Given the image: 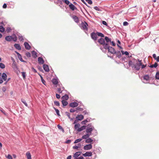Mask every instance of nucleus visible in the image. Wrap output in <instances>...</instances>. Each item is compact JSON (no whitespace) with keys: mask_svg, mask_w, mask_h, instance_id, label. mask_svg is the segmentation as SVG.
<instances>
[{"mask_svg":"<svg viewBox=\"0 0 159 159\" xmlns=\"http://www.w3.org/2000/svg\"><path fill=\"white\" fill-rule=\"evenodd\" d=\"M142 61L139 60L138 61L135 65H133L134 66V68L136 70H139L140 68V66L142 65Z\"/></svg>","mask_w":159,"mask_h":159,"instance_id":"f03ea898","label":"nucleus"},{"mask_svg":"<svg viewBox=\"0 0 159 159\" xmlns=\"http://www.w3.org/2000/svg\"><path fill=\"white\" fill-rule=\"evenodd\" d=\"M26 55L28 57H30V54L29 52H27L26 53Z\"/></svg>","mask_w":159,"mask_h":159,"instance_id":"4d7b16f0","label":"nucleus"},{"mask_svg":"<svg viewBox=\"0 0 159 159\" xmlns=\"http://www.w3.org/2000/svg\"><path fill=\"white\" fill-rule=\"evenodd\" d=\"M57 126L58 128L59 129H61L63 132H64V129L62 128V127L61 126H60L59 125H58Z\"/></svg>","mask_w":159,"mask_h":159,"instance_id":"4c0bfd02","label":"nucleus"},{"mask_svg":"<svg viewBox=\"0 0 159 159\" xmlns=\"http://www.w3.org/2000/svg\"><path fill=\"white\" fill-rule=\"evenodd\" d=\"M88 24L85 21L82 22L80 24L81 28L84 30L87 31L88 30Z\"/></svg>","mask_w":159,"mask_h":159,"instance_id":"7ed1b4c3","label":"nucleus"},{"mask_svg":"<svg viewBox=\"0 0 159 159\" xmlns=\"http://www.w3.org/2000/svg\"><path fill=\"white\" fill-rule=\"evenodd\" d=\"M68 96L67 94H66L62 97V98L63 99V100H67L68 99Z\"/></svg>","mask_w":159,"mask_h":159,"instance_id":"5701e85b","label":"nucleus"},{"mask_svg":"<svg viewBox=\"0 0 159 159\" xmlns=\"http://www.w3.org/2000/svg\"><path fill=\"white\" fill-rule=\"evenodd\" d=\"M56 97L58 99H59L60 98V96L59 94H58L57 93H56Z\"/></svg>","mask_w":159,"mask_h":159,"instance_id":"e2e57ef3","label":"nucleus"},{"mask_svg":"<svg viewBox=\"0 0 159 159\" xmlns=\"http://www.w3.org/2000/svg\"><path fill=\"white\" fill-rule=\"evenodd\" d=\"M90 135V134H88L87 133L86 134L82 136V139H87L89 138Z\"/></svg>","mask_w":159,"mask_h":159,"instance_id":"412c9836","label":"nucleus"},{"mask_svg":"<svg viewBox=\"0 0 159 159\" xmlns=\"http://www.w3.org/2000/svg\"><path fill=\"white\" fill-rule=\"evenodd\" d=\"M153 58L156 60L157 57H156V55L155 54H154L152 55Z\"/></svg>","mask_w":159,"mask_h":159,"instance_id":"680f3d73","label":"nucleus"},{"mask_svg":"<svg viewBox=\"0 0 159 159\" xmlns=\"http://www.w3.org/2000/svg\"><path fill=\"white\" fill-rule=\"evenodd\" d=\"M40 77L41 78V81H42V83L44 85H45V83H46L45 81V80H44L43 77L41 75H40Z\"/></svg>","mask_w":159,"mask_h":159,"instance_id":"79ce46f5","label":"nucleus"},{"mask_svg":"<svg viewBox=\"0 0 159 159\" xmlns=\"http://www.w3.org/2000/svg\"><path fill=\"white\" fill-rule=\"evenodd\" d=\"M143 79L148 80L149 79V77L148 75H145L143 77Z\"/></svg>","mask_w":159,"mask_h":159,"instance_id":"473e14b6","label":"nucleus"},{"mask_svg":"<svg viewBox=\"0 0 159 159\" xmlns=\"http://www.w3.org/2000/svg\"><path fill=\"white\" fill-rule=\"evenodd\" d=\"M121 52L122 54H125L127 56L129 54V53L128 52L126 51L125 52H124L123 51H121Z\"/></svg>","mask_w":159,"mask_h":159,"instance_id":"a19ab883","label":"nucleus"},{"mask_svg":"<svg viewBox=\"0 0 159 159\" xmlns=\"http://www.w3.org/2000/svg\"><path fill=\"white\" fill-rule=\"evenodd\" d=\"M107 49H108L109 52H110L113 54H114L116 53L115 50L112 47H110L109 46L108 44V48H107Z\"/></svg>","mask_w":159,"mask_h":159,"instance_id":"20e7f679","label":"nucleus"},{"mask_svg":"<svg viewBox=\"0 0 159 159\" xmlns=\"http://www.w3.org/2000/svg\"><path fill=\"white\" fill-rule=\"evenodd\" d=\"M117 55H118V57L119 58H120L121 56V53L120 52V51H118V52H117Z\"/></svg>","mask_w":159,"mask_h":159,"instance_id":"052dcab7","label":"nucleus"},{"mask_svg":"<svg viewBox=\"0 0 159 159\" xmlns=\"http://www.w3.org/2000/svg\"><path fill=\"white\" fill-rule=\"evenodd\" d=\"M81 153V152H78L75 153L74 155V157L75 159L77 157L79 156H80Z\"/></svg>","mask_w":159,"mask_h":159,"instance_id":"f3484780","label":"nucleus"},{"mask_svg":"<svg viewBox=\"0 0 159 159\" xmlns=\"http://www.w3.org/2000/svg\"><path fill=\"white\" fill-rule=\"evenodd\" d=\"M2 79L4 81H6L7 80V76L6 73H3L2 75Z\"/></svg>","mask_w":159,"mask_h":159,"instance_id":"dca6fc26","label":"nucleus"},{"mask_svg":"<svg viewBox=\"0 0 159 159\" xmlns=\"http://www.w3.org/2000/svg\"><path fill=\"white\" fill-rule=\"evenodd\" d=\"M76 109H77V110L79 111H82L83 110V109L82 108L80 107H77Z\"/></svg>","mask_w":159,"mask_h":159,"instance_id":"603ef678","label":"nucleus"},{"mask_svg":"<svg viewBox=\"0 0 159 159\" xmlns=\"http://www.w3.org/2000/svg\"><path fill=\"white\" fill-rule=\"evenodd\" d=\"M84 157H77L76 158H75V159H84Z\"/></svg>","mask_w":159,"mask_h":159,"instance_id":"774afa93","label":"nucleus"},{"mask_svg":"<svg viewBox=\"0 0 159 159\" xmlns=\"http://www.w3.org/2000/svg\"><path fill=\"white\" fill-rule=\"evenodd\" d=\"M105 39L107 43H108L109 42H111V39L109 38L108 37L106 36L105 38Z\"/></svg>","mask_w":159,"mask_h":159,"instance_id":"a878e982","label":"nucleus"},{"mask_svg":"<svg viewBox=\"0 0 159 159\" xmlns=\"http://www.w3.org/2000/svg\"><path fill=\"white\" fill-rule=\"evenodd\" d=\"M21 101L27 107L28 106L27 104L24 99H22Z\"/></svg>","mask_w":159,"mask_h":159,"instance_id":"de8ad7c7","label":"nucleus"},{"mask_svg":"<svg viewBox=\"0 0 159 159\" xmlns=\"http://www.w3.org/2000/svg\"><path fill=\"white\" fill-rule=\"evenodd\" d=\"M11 29L10 28V27H8L6 29V31L7 33H9L11 31Z\"/></svg>","mask_w":159,"mask_h":159,"instance_id":"09e8293b","label":"nucleus"},{"mask_svg":"<svg viewBox=\"0 0 159 159\" xmlns=\"http://www.w3.org/2000/svg\"><path fill=\"white\" fill-rule=\"evenodd\" d=\"M69 7L73 11L76 9V7L72 3H71L69 5Z\"/></svg>","mask_w":159,"mask_h":159,"instance_id":"4468645a","label":"nucleus"},{"mask_svg":"<svg viewBox=\"0 0 159 159\" xmlns=\"http://www.w3.org/2000/svg\"><path fill=\"white\" fill-rule=\"evenodd\" d=\"M82 139H77L75 141L74 143H76L81 141Z\"/></svg>","mask_w":159,"mask_h":159,"instance_id":"72a5a7b5","label":"nucleus"},{"mask_svg":"<svg viewBox=\"0 0 159 159\" xmlns=\"http://www.w3.org/2000/svg\"><path fill=\"white\" fill-rule=\"evenodd\" d=\"M61 102L63 105L64 106H66L68 104V102L65 100H62Z\"/></svg>","mask_w":159,"mask_h":159,"instance_id":"bb28decb","label":"nucleus"},{"mask_svg":"<svg viewBox=\"0 0 159 159\" xmlns=\"http://www.w3.org/2000/svg\"><path fill=\"white\" fill-rule=\"evenodd\" d=\"M73 148L74 149H77L79 148V147H78L77 145H75V146H73Z\"/></svg>","mask_w":159,"mask_h":159,"instance_id":"bf43d9fd","label":"nucleus"},{"mask_svg":"<svg viewBox=\"0 0 159 159\" xmlns=\"http://www.w3.org/2000/svg\"><path fill=\"white\" fill-rule=\"evenodd\" d=\"M157 66H158L157 63V62H155L154 64L151 65L149 66L150 68H153V67L156 68L157 67Z\"/></svg>","mask_w":159,"mask_h":159,"instance_id":"b1692460","label":"nucleus"},{"mask_svg":"<svg viewBox=\"0 0 159 159\" xmlns=\"http://www.w3.org/2000/svg\"><path fill=\"white\" fill-rule=\"evenodd\" d=\"M76 119L79 120H81L84 119V116L82 115H78L76 117Z\"/></svg>","mask_w":159,"mask_h":159,"instance_id":"1a4fd4ad","label":"nucleus"},{"mask_svg":"<svg viewBox=\"0 0 159 159\" xmlns=\"http://www.w3.org/2000/svg\"><path fill=\"white\" fill-rule=\"evenodd\" d=\"M14 46L17 49L19 50H20L21 49V48L19 44L15 43L14 45Z\"/></svg>","mask_w":159,"mask_h":159,"instance_id":"6ab92c4d","label":"nucleus"},{"mask_svg":"<svg viewBox=\"0 0 159 159\" xmlns=\"http://www.w3.org/2000/svg\"><path fill=\"white\" fill-rule=\"evenodd\" d=\"M0 67L1 69H4L5 67V65L3 63H0Z\"/></svg>","mask_w":159,"mask_h":159,"instance_id":"2f4dec72","label":"nucleus"},{"mask_svg":"<svg viewBox=\"0 0 159 159\" xmlns=\"http://www.w3.org/2000/svg\"><path fill=\"white\" fill-rule=\"evenodd\" d=\"M43 67L44 70L46 72H48L49 71V69L48 67V66L47 65L44 64L43 66Z\"/></svg>","mask_w":159,"mask_h":159,"instance_id":"6e6552de","label":"nucleus"},{"mask_svg":"<svg viewBox=\"0 0 159 159\" xmlns=\"http://www.w3.org/2000/svg\"><path fill=\"white\" fill-rule=\"evenodd\" d=\"M38 61L41 64H43L44 63V61L43 58L41 57H39L38 58Z\"/></svg>","mask_w":159,"mask_h":159,"instance_id":"2eb2a0df","label":"nucleus"},{"mask_svg":"<svg viewBox=\"0 0 159 159\" xmlns=\"http://www.w3.org/2000/svg\"><path fill=\"white\" fill-rule=\"evenodd\" d=\"M54 109L55 110L56 112L57 115L58 116H60V115L59 114V111L57 109L55 108V107L54 108Z\"/></svg>","mask_w":159,"mask_h":159,"instance_id":"ea45409f","label":"nucleus"},{"mask_svg":"<svg viewBox=\"0 0 159 159\" xmlns=\"http://www.w3.org/2000/svg\"><path fill=\"white\" fill-rule=\"evenodd\" d=\"M12 37L11 36H7L5 37V39L8 41H10L12 40Z\"/></svg>","mask_w":159,"mask_h":159,"instance_id":"a211bd4d","label":"nucleus"},{"mask_svg":"<svg viewBox=\"0 0 159 159\" xmlns=\"http://www.w3.org/2000/svg\"><path fill=\"white\" fill-rule=\"evenodd\" d=\"M128 64L129 66H131L132 68H133L134 65L132 64V62L131 61H129L128 62Z\"/></svg>","mask_w":159,"mask_h":159,"instance_id":"7c9ffc66","label":"nucleus"},{"mask_svg":"<svg viewBox=\"0 0 159 159\" xmlns=\"http://www.w3.org/2000/svg\"><path fill=\"white\" fill-rule=\"evenodd\" d=\"M7 157L8 159H13L12 156L9 154L8 155Z\"/></svg>","mask_w":159,"mask_h":159,"instance_id":"864d4df0","label":"nucleus"},{"mask_svg":"<svg viewBox=\"0 0 159 159\" xmlns=\"http://www.w3.org/2000/svg\"><path fill=\"white\" fill-rule=\"evenodd\" d=\"M52 82L55 85L57 84L58 83V80L56 79H53L52 80Z\"/></svg>","mask_w":159,"mask_h":159,"instance_id":"4be33fe9","label":"nucleus"},{"mask_svg":"<svg viewBox=\"0 0 159 159\" xmlns=\"http://www.w3.org/2000/svg\"><path fill=\"white\" fill-rule=\"evenodd\" d=\"M74 21L76 23H78L79 22V19L76 16H73L72 17Z\"/></svg>","mask_w":159,"mask_h":159,"instance_id":"ddd939ff","label":"nucleus"},{"mask_svg":"<svg viewBox=\"0 0 159 159\" xmlns=\"http://www.w3.org/2000/svg\"><path fill=\"white\" fill-rule=\"evenodd\" d=\"M93 141V140H92L91 138H88L85 140V142L86 143H90Z\"/></svg>","mask_w":159,"mask_h":159,"instance_id":"cd10ccee","label":"nucleus"},{"mask_svg":"<svg viewBox=\"0 0 159 159\" xmlns=\"http://www.w3.org/2000/svg\"><path fill=\"white\" fill-rule=\"evenodd\" d=\"M54 103L55 105L57 106H60V103L58 101H55Z\"/></svg>","mask_w":159,"mask_h":159,"instance_id":"49530a36","label":"nucleus"},{"mask_svg":"<svg viewBox=\"0 0 159 159\" xmlns=\"http://www.w3.org/2000/svg\"><path fill=\"white\" fill-rule=\"evenodd\" d=\"M98 35L97 34V32L95 33L94 32H92L91 34V38L94 40H96L98 38Z\"/></svg>","mask_w":159,"mask_h":159,"instance_id":"423d86ee","label":"nucleus"},{"mask_svg":"<svg viewBox=\"0 0 159 159\" xmlns=\"http://www.w3.org/2000/svg\"><path fill=\"white\" fill-rule=\"evenodd\" d=\"M87 2L90 4H92V1H91V0H85Z\"/></svg>","mask_w":159,"mask_h":159,"instance_id":"3c124183","label":"nucleus"},{"mask_svg":"<svg viewBox=\"0 0 159 159\" xmlns=\"http://www.w3.org/2000/svg\"><path fill=\"white\" fill-rule=\"evenodd\" d=\"M75 111V110L74 109H71L70 110V111L71 112H74Z\"/></svg>","mask_w":159,"mask_h":159,"instance_id":"0e129e2a","label":"nucleus"},{"mask_svg":"<svg viewBox=\"0 0 159 159\" xmlns=\"http://www.w3.org/2000/svg\"><path fill=\"white\" fill-rule=\"evenodd\" d=\"M66 115L68 116V118L69 119H70V113L69 112H66Z\"/></svg>","mask_w":159,"mask_h":159,"instance_id":"6e6d98bb","label":"nucleus"},{"mask_svg":"<svg viewBox=\"0 0 159 159\" xmlns=\"http://www.w3.org/2000/svg\"><path fill=\"white\" fill-rule=\"evenodd\" d=\"M94 129V127H87V128L86 129V131L88 134H90V135H91L92 133V132Z\"/></svg>","mask_w":159,"mask_h":159,"instance_id":"39448f33","label":"nucleus"},{"mask_svg":"<svg viewBox=\"0 0 159 159\" xmlns=\"http://www.w3.org/2000/svg\"><path fill=\"white\" fill-rule=\"evenodd\" d=\"M102 23L104 25H107V22L105 21H102Z\"/></svg>","mask_w":159,"mask_h":159,"instance_id":"69168bd1","label":"nucleus"},{"mask_svg":"<svg viewBox=\"0 0 159 159\" xmlns=\"http://www.w3.org/2000/svg\"><path fill=\"white\" fill-rule=\"evenodd\" d=\"M86 126L84 125L81 127L80 128H78V131H81L83 130L84 129H86Z\"/></svg>","mask_w":159,"mask_h":159,"instance_id":"393cba45","label":"nucleus"},{"mask_svg":"<svg viewBox=\"0 0 159 159\" xmlns=\"http://www.w3.org/2000/svg\"><path fill=\"white\" fill-rule=\"evenodd\" d=\"M155 77L156 79H159V72H158L156 73Z\"/></svg>","mask_w":159,"mask_h":159,"instance_id":"37998d69","label":"nucleus"},{"mask_svg":"<svg viewBox=\"0 0 159 159\" xmlns=\"http://www.w3.org/2000/svg\"><path fill=\"white\" fill-rule=\"evenodd\" d=\"M98 42L101 44L102 45L104 49H107L108 48V43H105L104 39L103 38H100L98 40Z\"/></svg>","mask_w":159,"mask_h":159,"instance_id":"f257e3e1","label":"nucleus"},{"mask_svg":"<svg viewBox=\"0 0 159 159\" xmlns=\"http://www.w3.org/2000/svg\"><path fill=\"white\" fill-rule=\"evenodd\" d=\"M27 159H31V155L29 152H27L26 154Z\"/></svg>","mask_w":159,"mask_h":159,"instance_id":"aec40b11","label":"nucleus"},{"mask_svg":"<svg viewBox=\"0 0 159 159\" xmlns=\"http://www.w3.org/2000/svg\"><path fill=\"white\" fill-rule=\"evenodd\" d=\"M83 113L84 114V115H89V112L86 111H83Z\"/></svg>","mask_w":159,"mask_h":159,"instance_id":"5fc2aeb1","label":"nucleus"},{"mask_svg":"<svg viewBox=\"0 0 159 159\" xmlns=\"http://www.w3.org/2000/svg\"><path fill=\"white\" fill-rule=\"evenodd\" d=\"M94 9L96 10L97 11H101V10L99 9V8L98 7H94Z\"/></svg>","mask_w":159,"mask_h":159,"instance_id":"8fccbe9b","label":"nucleus"},{"mask_svg":"<svg viewBox=\"0 0 159 159\" xmlns=\"http://www.w3.org/2000/svg\"><path fill=\"white\" fill-rule=\"evenodd\" d=\"M17 54L19 58H20V57H21V55L20 54H19L18 52H17Z\"/></svg>","mask_w":159,"mask_h":159,"instance_id":"338daca9","label":"nucleus"},{"mask_svg":"<svg viewBox=\"0 0 159 159\" xmlns=\"http://www.w3.org/2000/svg\"><path fill=\"white\" fill-rule=\"evenodd\" d=\"M78 103L75 102H72L70 104V106L71 107H77L78 106Z\"/></svg>","mask_w":159,"mask_h":159,"instance_id":"9d476101","label":"nucleus"},{"mask_svg":"<svg viewBox=\"0 0 159 159\" xmlns=\"http://www.w3.org/2000/svg\"><path fill=\"white\" fill-rule=\"evenodd\" d=\"M97 34L98 36H101L102 37H104V34L102 33L97 32Z\"/></svg>","mask_w":159,"mask_h":159,"instance_id":"c9c22d12","label":"nucleus"},{"mask_svg":"<svg viewBox=\"0 0 159 159\" xmlns=\"http://www.w3.org/2000/svg\"><path fill=\"white\" fill-rule=\"evenodd\" d=\"M92 145L91 144L86 145L84 146V149L85 150H89L92 148Z\"/></svg>","mask_w":159,"mask_h":159,"instance_id":"0eeeda50","label":"nucleus"},{"mask_svg":"<svg viewBox=\"0 0 159 159\" xmlns=\"http://www.w3.org/2000/svg\"><path fill=\"white\" fill-rule=\"evenodd\" d=\"M17 37L16 36H14L13 37H12V39L14 41L16 42L17 40Z\"/></svg>","mask_w":159,"mask_h":159,"instance_id":"a18cd8bd","label":"nucleus"},{"mask_svg":"<svg viewBox=\"0 0 159 159\" xmlns=\"http://www.w3.org/2000/svg\"><path fill=\"white\" fill-rule=\"evenodd\" d=\"M92 155V153L91 152H86L85 153L83 154V155L85 157H91Z\"/></svg>","mask_w":159,"mask_h":159,"instance_id":"9b49d317","label":"nucleus"},{"mask_svg":"<svg viewBox=\"0 0 159 159\" xmlns=\"http://www.w3.org/2000/svg\"><path fill=\"white\" fill-rule=\"evenodd\" d=\"M80 125L79 124H75V129H76L78 130V128H80Z\"/></svg>","mask_w":159,"mask_h":159,"instance_id":"c756f323","label":"nucleus"},{"mask_svg":"<svg viewBox=\"0 0 159 159\" xmlns=\"http://www.w3.org/2000/svg\"><path fill=\"white\" fill-rule=\"evenodd\" d=\"M62 1L64 2L67 5H69L70 3V2L68 0H62Z\"/></svg>","mask_w":159,"mask_h":159,"instance_id":"58836bf2","label":"nucleus"},{"mask_svg":"<svg viewBox=\"0 0 159 159\" xmlns=\"http://www.w3.org/2000/svg\"><path fill=\"white\" fill-rule=\"evenodd\" d=\"M5 31V29L2 26H0V31L1 32H3Z\"/></svg>","mask_w":159,"mask_h":159,"instance_id":"f704fd0d","label":"nucleus"},{"mask_svg":"<svg viewBox=\"0 0 159 159\" xmlns=\"http://www.w3.org/2000/svg\"><path fill=\"white\" fill-rule=\"evenodd\" d=\"M128 23L126 21H125L123 22V25L124 26H127L128 25Z\"/></svg>","mask_w":159,"mask_h":159,"instance_id":"13d9d810","label":"nucleus"},{"mask_svg":"<svg viewBox=\"0 0 159 159\" xmlns=\"http://www.w3.org/2000/svg\"><path fill=\"white\" fill-rule=\"evenodd\" d=\"M89 121L87 119L84 120V121H82L81 122V124L82 125H85L86 122H87Z\"/></svg>","mask_w":159,"mask_h":159,"instance_id":"e433bc0d","label":"nucleus"},{"mask_svg":"<svg viewBox=\"0 0 159 159\" xmlns=\"http://www.w3.org/2000/svg\"><path fill=\"white\" fill-rule=\"evenodd\" d=\"M21 73L23 78L24 79H25V73L24 72H22Z\"/></svg>","mask_w":159,"mask_h":159,"instance_id":"c03bdc74","label":"nucleus"},{"mask_svg":"<svg viewBox=\"0 0 159 159\" xmlns=\"http://www.w3.org/2000/svg\"><path fill=\"white\" fill-rule=\"evenodd\" d=\"M64 89V88L63 87L62 88H59L57 89V91L60 93H62V91Z\"/></svg>","mask_w":159,"mask_h":159,"instance_id":"c85d7f7f","label":"nucleus"},{"mask_svg":"<svg viewBox=\"0 0 159 159\" xmlns=\"http://www.w3.org/2000/svg\"><path fill=\"white\" fill-rule=\"evenodd\" d=\"M25 47L27 49L29 50L30 49L31 47L27 42H25L24 43Z\"/></svg>","mask_w":159,"mask_h":159,"instance_id":"f8f14e48","label":"nucleus"}]
</instances>
